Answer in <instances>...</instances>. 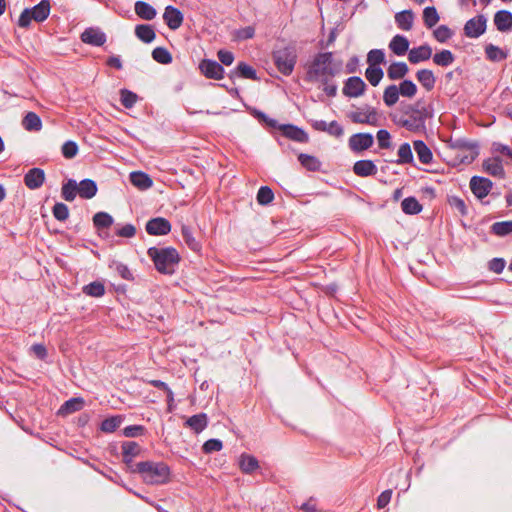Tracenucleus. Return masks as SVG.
<instances>
[{"label":"nucleus","instance_id":"f257e3e1","mask_svg":"<svg viewBox=\"0 0 512 512\" xmlns=\"http://www.w3.org/2000/svg\"><path fill=\"white\" fill-rule=\"evenodd\" d=\"M433 117V107L423 100L414 103L401 104L399 113L394 115V123L412 133L426 130V121Z\"/></svg>","mask_w":512,"mask_h":512},{"label":"nucleus","instance_id":"f03ea898","mask_svg":"<svg viewBox=\"0 0 512 512\" xmlns=\"http://www.w3.org/2000/svg\"><path fill=\"white\" fill-rule=\"evenodd\" d=\"M343 68V62L336 60L332 52L317 53L309 64L305 80L309 82H330Z\"/></svg>","mask_w":512,"mask_h":512},{"label":"nucleus","instance_id":"7ed1b4c3","mask_svg":"<svg viewBox=\"0 0 512 512\" xmlns=\"http://www.w3.org/2000/svg\"><path fill=\"white\" fill-rule=\"evenodd\" d=\"M148 257L152 260L155 269L165 275H172L181 260L180 254L174 247L152 246L147 250Z\"/></svg>","mask_w":512,"mask_h":512},{"label":"nucleus","instance_id":"20e7f679","mask_svg":"<svg viewBox=\"0 0 512 512\" xmlns=\"http://www.w3.org/2000/svg\"><path fill=\"white\" fill-rule=\"evenodd\" d=\"M135 470L143 480L152 485L166 484L170 480V467L164 462L143 461L136 463Z\"/></svg>","mask_w":512,"mask_h":512},{"label":"nucleus","instance_id":"39448f33","mask_svg":"<svg viewBox=\"0 0 512 512\" xmlns=\"http://www.w3.org/2000/svg\"><path fill=\"white\" fill-rule=\"evenodd\" d=\"M273 62L280 73L285 76L292 74L297 62V52L294 46H286L272 53Z\"/></svg>","mask_w":512,"mask_h":512},{"label":"nucleus","instance_id":"423d86ee","mask_svg":"<svg viewBox=\"0 0 512 512\" xmlns=\"http://www.w3.org/2000/svg\"><path fill=\"white\" fill-rule=\"evenodd\" d=\"M348 117L353 123L356 124L378 126L377 110L369 105H365L363 109L350 112Z\"/></svg>","mask_w":512,"mask_h":512},{"label":"nucleus","instance_id":"0eeeda50","mask_svg":"<svg viewBox=\"0 0 512 512\" xmlns=\"http://www.w3.org/2000/svg\"><path fill=\"white\" fill-rule=\"evenodd\" d=\"M366 83L359 76H351L344 81L342 93L348 98H358L365 93Z\"/></svg>","mask_w":512,"mask_h":512},{"label":"nucleus","instance_id":"6e6552de","mask_svg":"<svg viewBox=\"0 0 512 512\" xmlns=\"http://www.w3.org/2000/svg\"><path fill=\"white\" fill-rule=\"evenodd\" d=\"M487 19L484 15H477L469 19L464 25V34L468 38H478L485 33Z\"/></svg>","mask_w":512,"mask_h":512},{"label":"nucleus","instance_id":"1a4fd4ad","mask_svg":"<svg viewBox=\"0 0 512 512\" xmlns=\"http://www.w3.org/2000/svg\"><path fill=\"white\" fill-rule=\"evenodd\" d=\"M171 229L170 221L164 217L151 218L145 225L146 232L151 236L167 235L171 232Z\"/></svg>","mask_w":512,"mask_h":512},{"label":"nucleus","instance_id":"9d476101","mask_svg":"<svg viewBox=\"0 0 512 512\" xmlns=\"http://www.w3.org/2000/svg\"><path fill=\"white\" fill-rule=\"evenodd\" d=\"M201 73L209 79L220 80L224 75V66L219 62L211 59H203L199 63Z\"/></svg>","mask_w":512,"mask_h":512},{"label":"nucleus","instance_id":"9b49d317","mask_svg":"<svg viewBox=\"0 0 512 512\" xmlns=\"http://www.w3.org/2000/svg\"><path fill=\"white\" fill-rule=\"evenodd\" d=\"M80 39L85 44L101 47L105 44L107 36L99 27H88L82 32Z\"/></svg>","mask_w":512,"mask_h":512},{"label":"nucleus","instance_id":"f8f14e48","mask_svg":"<svg viewBox=\"0 0 512 512\" xmlns=\"http://www.w3.org/2000/svg\"><path fill=\"white\" fill-rule=\"evenodd\" d=\"M492 187V181L486 177L473 176L470 180V189L478 199L485 198L490 193Z\"/></svg>","mask_w":512,"mask_h":512},{"label":"nucleus","instance_id":"ddd939ff","mask_svg":"<svg viewBox=\"0 0 512 512\" xmlns=\"http://www.w3.org/2000/svg\"><path fill=\"white\" fill-rule=\"evenodd\" d=\"M374 137L370 133H356L353 134L348 141L349 148L353 152H362L372 147Z\"/></svg>","mask_w":512,"mask_h":512},{"label":"nucleus","instance_id":"4468645a","mask_svg":"<svg viewBox=\"0 0 512 512\" xmlns=\"http://www.w3.org/2000/svg\"><path fill=\"white\" fill-rule=\"evenodd\" d=\"M279 130L282 132V135L290 140L299 142V143H307L309 141L308 134L300 127L293 124H282L279 126Z\"/></svg>","mask_w":512,"mask_h":512},{"label":"nucleus","instance_id":"2eb2a0df","mask_svg":"<svg viewBox=\"0 0 512 512\" xmlns=\"http://www.w3.org/2000/svg\"><path fill=\"white\" fill-rule=\"evenodd\" d=\"M163 20L171 30H176L182 25L184 16L178 8L168 5L164 10Z\"/></svg>","mask_w":512,"mask_h":512},{"label":"nucleus","instance_id":"dca6fc26","mask_svg":"<svg viewBox=\"0 0 512 512\" xmlns=\"http://www.w3.org/2000/svg\"><path fill=\"white\" fill-rule=\"evenodd\" d=\"M45 181V172L41 168H31L24 175V184L31 190L40 188Z\"/></svg>","mask_w":512,"mask_h":512},{"label":"nucleus","instance_id":"f3484780","mask_svg":"<svg viewBox=\"0 0 512 512\" xmlns=\"http://www.w3.org/2000/svg\"><path fill=\"white\" fill-rule=\"evenodd\" d=\"M432 56V49L429 45L424 44L419 47H414L408 52V60L412 64L429 60Z\"/></svg>","mask_w":512,"mask_h":512},{"label":"nucleus","instance_id":"a211bd4d","mask_svg":"<svg viewBox=\"0 0 512 512\" xmlns=\"http://www.w3.org/2000/svg\"><path fill=\"white\" fill-rule=\"evenodd\" d=\"M353 172L359 177H368L377 174V167L372 160H358L353 165Z\"/></svg>","mask_w":512,"mask_h":512},{"label":"nucleus","instance_id":"6ab92c4d","mask_svg":"<svg viewBox=\"0 0 512 512\" xmlns=\"http://www.w3.org/2000/svg\"><path fill=\"white\" fill-rule=\"evenodd\" d=\"M236 77H242L250 80H257L256 70L245 62H239L235 69L229 73L230 80H234Z\"/></svg>","mask_w":512,"mask_h":512},{"label":"nucleus","instance_id":"aec40b11","mask_svg":"<svg viewBox=\"0 0 512 512\" xmlns=\"http://www.w3.org/2000/svg\"><path fill=\"white\" fill-rule=\"evenodd\" d=\"M494 24L500 32L512 30V13L508 10H499L494 15Z\"/></svg>","mask_w":512,"mask_h":512},{"label":"nucleus","instance_id":"412c9836","mask_svg":"<svg viewBox=\"0 0 512 512\" xmlns=\"http://www.w3.org/2000/svg\"><path fill=\"white\" fill-rule=\"evenodd\" d=\"M394 18L399 29L403 31H410L413 28L415 15L411 9L397 12Z\"/></svg>","mask_w":512,"mask_h":512},{"label":"nucleus","instance_id":"4be33fe9","mask_svg":"<svg viewBox=\"0 0 512 512\" xmlns=\"http://www.w3.org/2000/svg\"><path fill=\"white\" fill-rule=\"evenodd\" d=\"M181 235L184 243L187 247L193 252L199 253L202 249V244L200 239L196 238L193 234L192 228L188 225H182L181 227Z\"/></svg>","mask_w":512,"mask_h":512},{"label":"nucleus","instance_id":"5701e85b","mask_svg":"<svg viewBox=\"0 0 512 512\" xmlns=\"http://www.w3.org/2000/svg\"><path fill=\"white\" fill-rule=\"evenodd\" d=\"M451 147L459 151H467L470 155V161H473L479 154L478 144L465 138H458L451 142Z\"/></svg>","mask_w":512,"mask_h":512},{"label":"nucleus","instance_id":"b1692460","mask_svg":"<svg viewBox=\"0 0 512 512\" xmlns=\"http://www.w3.org/2000/svg\"><path fill=\"white\" fill-rule=\"evenodd\" d=\"M85 405L82 397H73L65 401L58 410V415L67 416L74 412L80 411Z\"/></svg>","mask_w":512,"mask_h":512},{"label":"nucleus","instance_id":"393cba45","mask_svg":"<svg viewBox=\"0 0 512 512\" xmlns=\"http://www.w3.org/2000/svg\"><path fill=\"white\" fill-rule=\"evenodd\" d=\"M130 182L140 190H147L153 185L151 177L143 171H133L129 175Z\"/></svg>","mask_w":512,"mask_h":512},{"label":"nucleus","instance_id":"a878e982","mask_svg":"<svg viewBox=\"0 0 512 512\" xmlns=\"http://www.w3.org/2000/svg\"><path fill=\"white\" fill-rule=\"evenodd\" d=\"M78 195L82 199H91L98 192L97 183L89 178H85L78 183Z\"/></svg>","mask_w":512,"mask_h":512},{"label":"nucleus","instance_id":"bb28decb","mask_svg":"<svg viewBox=\"0 0 512 512\" xmlns=\"http://www.w3.org/2000/svg\"><path fill=\"white\" fill-rule=\"evenodd\" d=\"M413 148L422 164L428 165L432 163V151L423 140H415L413 142Z\"/></svg>","mask_w":512,"mask_h":512},{"label":"nucleus","instance_id":"cd10ccee","mask_svg":"<svg viewBox=\"0 0 512 512\" xmlns=\"http://www.w3.org/2000/svg\"><path fill=\"white\" fill-rule=\"evenodd\" d=\"M483 168L488 174L494 177L504 178L505 176V170L499 157H493L485 160L483 162Z\"/></svg>","mask_w":512,"mask_h":512},{"label":"nucleus","instance_id":"c85d7f7f","mask_svg":"<svg viewBox=\"0 0 512 512\" xmlns=\"http://www.w3.org/2000/svg\"><path fill=\"white\" fill-rule=\"evenodd\" d=\"M409 40L400 34L395 35L390 43L389 49L397 56H403L409 50Z\"/></svg>","mask_w":512,"mask_h":512},{"label":"nucleus","instance_id":"c756f323","mask_svg":"<svg viewBox=\"0 0 512 512\" xmlns=\"http://www.w3.org/2000/svg\"><path fill=\"white\" fill-rule=\"evenodd\" d=\"M29 9L31 10V14L32 17H34L35 22H43L48 18L50 14V0H41L37 5Z\"/></svg>","mask_w":512,"mask_h":512},{"label":"nucleus","instance_id":"7c9ffc66","mask_svg":"<svg viewBox=\"0 0 512 512\" xmlns=\"http://www.w3.org/2000/svg\"><path fill=\"white\" fill-rule=\"evenodd\" d=\"M134 9L136 15L143 20H153L157 15L156 9L145 1H137L135 3Z\"/></svg>","mask_w":512,"mask_h":512},{"label":"nucleus","instance_id":"2f4dec72","mask_svg":"<svg viewBox=\"0 0 512 512\" xmlns=\"http://www.w3.org/2000/svg\"><path fill=\"white\" fill-rule=\"evenodd\" d=\"M185 425L198 434L202 432L208 425L207 414L198 413L192 415L186 420Z\"/></svg>","mask_w":512,"mask_h":512},{"label":"nucleus","instance_id":"473e14b6","mask_svg":"<svg viewBox=\"0 0 512 512\" xmlns=\"http://www.w3.org/2000/svg\"><path fill=\"white\" fill-rule=\"evenodd\" d=\"M241 471L245 474H252L259 468V462L256 457L250 454L242 453L238 460Z\"/></svg>","mask_w":512,"mask_h":512},{"label":"nucleus","instance_id":"72a5a7b5","mask_svg":"<svg viewBox=\"0 0 512 512\" xmlns=\"http://www.w3.org/2000/svg\"><path fill=\"white\" fill-rule=\"evenodd\" d=\"M135 35L142 42L149 44L156 38V33L150 24H138L135 26Z\"/></svg>","mask_w":512,"mask_h":512},{"label":"nucleus","instance_id":"f704fd0d","mask_svg":"<svg viewBox=\"0 0 512 512\" xmlns=\"http://www.w3.org/2000/svg\"><path fill=\"white\" fill-rule=\"evenodd\" d=\"M408 72L409 67L405 62H393L387 68V76L390 80L402 79Z\"/></svg>","mask_w":512,"mask_h":512},{"label":"nucleus","instance_id":"c9c22d12","mask_svg":"<svg viewBox=\"0 0 512 512\" xmlns=\"http://www.w3.org/2000/svg\"><path fill=\"white\" fill-rule=\"evenodd\" d=\"M92 221L96 230H105L114 224V218L104 211L94 214Z\"/></svg>","mask_w":512,"mask_h":512},{"label":"nucleus","instance_id":"e433bc0d","mask_svg":"<svg viewBox=\"0 0 512 512\" xmlns=\"http://www.w3.org/2000/svg\"><path fill=\"white\" fill-rule=\"evenodd\" d=\"M416 78L427 91H431L435 87L436 78L432 70H418L416 72Z\"/></svg>","mask_w":512,"mask_h":512},{"label":"nucleus","instance_id":"4c0bfd02","mask_svg":"<svg viewBox=\"0 0 512 512\" xmlns=\"http://www.w3.org/2000/svg\"><path fill=\"white\" fill-rule=\"evenodd\" d=\"M78 183L75 179H68L63 183L61 188V196L65 201L72 202L78 195Z\"/></svg>","mask_w":512,"mask_h":512},{"label":"nucleus","instance_id":"58836bf2","mask_svg":"<svg viewBox=\"0 0 512 512\" xmlns=\"http://www.w3.org/2000/svg\"><path fill=\"white\" fill-rule=\"evenodd\" d=\"M298 161L305 169L311 172H317L321 168L320 160L312 155L300 153L298 155Z\"/></svg>","mask_w":512,"mask_h":512},{"label":"nucleus","instance_id":"ea45409f","mask_svg":"<svg viewBox=\"0 0 512 512\" xmlns=\"http://www.w3.org/2000/svg\"><path fill=\"white\" fill-rule=\"evenodd\" d=\"M486 58L492 62H500L508 57V52L504 51L500 47L488 44L485 46Z\"/></svg>","mask_w":512,"mask_h":512},{"label":"nucleus","instance_id":"a19ab883","mask_svg":"<svg viewBox=\"0 0 512 512\" xmlns=\"http://www.w3.org/2000/svg\"><path fill=\"white\" fill-rule=\"evenodd\" d=\"M123 421L124 417L122 415L110 416L101 422L100 429L105 433H113Z\"/></svg>","mask_w":512,"mask_h":512},{"label":"nucleus","instance_id":"79ce46f5","mask_svg":"<svg viewBox=\"0 0 512 512\" xmlns=\"http://www.w3.org/2000/svg\"><path fill=\"white\" fill-rule=\"evenodd\" d=\"M402 211L408 215L419 214L423 207L415 197H407L401 203Z\"/></svg>","mask_w":512,"mask_h":512},{"label":"nucleus","instance_id":"37998d69","mask_svg":"<svg viewBox=\"0 0 512 512\" xmlns=\"http://www.w3.org/2000/svg\"><path fill=\"white\" fill-rule=\"evenodd\" d=\"M27 131H39L42 128L41 118L34 112H28L22 121Z\"/></svg>","mask_w":512,"mask_h":512},{"label":"nucleus","instance_id":"c03bdc74","mask_svg":"<svg viewBox=\"0 0 512 512\" xmlns=\"http://www.w3.org/2000/svg\"><path fill=\"white\" fill-rule=\"evenodd\" d=\"M414 161L413 153L409 143L405 142L399 146L398 159L395 161L398 165L412 164Z\"/></svg>","mask_w":512,"mask_h":512},{"label":"nucleus","instance_id":"a18cd8bd","mask_svg":"<svg viewBox=\"0 0 512 512\" xmlns=\"http://www.w3.org/2000/svg\"><path fill=\"white\" fill-rule=\"evenodd\" d=\"M399 96L400 93L397 85L391 84L383 92V101L387 107H392L398 102Z\"/></svg>","mask_w":512,"mask_h":512},{"label":"nucleus","instance_id":"49530a36","mask_svg":"<svg viewBox=\"0 0 512 512\" xmlns=\"http://www.w3.org/2000/svg\"><path fill=\"white\" fill-rule=\"evenodd\" d=\"M490 231L499 237L507 236L512 233V220L495 222L491 225Z\"/></svg>","mask_w":512,"mask_h":512},{"label":"nucleus","instance_id":"de8ad7c7","mask_svg":"<svg viewBox=\"0 0 512 512\" xmlns=\"http://www.w3.org/2000/svg\"><path fill=\"white\" fill-rule=\"evenodd\" d=\"M455 60L454 54L447 49H444L433 55V62L441 67H447L451 65Z\"/></svg>","mask_w":512,"mask_h":512},{"label":"nucleus","instance_id":"09e8293b","mask_svg":"<svg viewBox=\"0 0 512 512\" xmlns=\"http://www.w3.org/2000/svg\"><path fill=\"white\" fill-rule=\"evenodd\" d=\"M439 14L434 6H427L423 10V22L427 28L434 27L439 22Z\"/></svg>","mask_w":512,"mask_h":512},{"label":"nucleus","instance_id":"8fccbe9b","mask_svg":"<svg viewBox=\"0 0 512 512\" xmlns=\"http://www.w3.org/2000/svg\"><path fill=\"white\" fill-rule=\"evenodd\" d=\"M384 76V71L381 67H370L365 71V77L367 81L374 87H376Z\"/></svg>","mask_w":512,"mask_h":512},{"label":"nucleus","instance_id":"3c124183","mask_svg":"<svg viewBox=\"0 0 512 512\" xmlns=\"http://www.w3.org/2000/svg\"><path fill=\"white\" fill-rule=\"evenodd\" d=\"M152 58L160 64H170L173 60L171 53L164 47H156L152 51Z\"/></svg>","mask_w":512,"mask_h":512},{"label":"nucleus","instance_id":"603ef678","mask_svg":"<svg viewBox=\"0 0 512 512\" xmlns=\"http://www.w3.org/2000/svg\"><path fill=\"white\" fill-rule=\"evenodd\" d=\"M83 293L91 297H101L105 294L104 284L99 281L91 282L83 287Z\"/></svg>","mask_w":512,"mask_h":512},{"label":"nucleus","instance_id":"864d4df0","mask_svg":"<svg viewBox=\"0 0 512 512\" xmlns=\"http://www.w3.org/2000/svg\"><path fill=\"white\" fill-rule=\"evenodd\" d=\"M398 87L399 93L403 97L412 98L417 93L416 84L409 79L403 80Z\"/></svg>","mask_w":512,"mask_h":512},{"label":"nucleus","instance_id":"5fc2aeb1","mask_svg":"<svg viewBox=\"0 0 512 512\" xmlns=\"http://www.w3.org/2000/svg\"><path fill=\"white\" fill-rule=\"evenodd\" d=\"M385 62V53L382 49H372L367 54V63L370 67H380Z\"/></svg>","mask_w":512,"mask_h":512},{"label":"nucleus","instance_id":"6e6d98bb","mask_svg":"<svg viewBox=\"0 0 512 512\" xmlns=\"http://www.w3.org/2000/svg\"><path fill=\"white\" fill-rule=\"evenodd\" d=\"M138 100V95L126 88L120 90V102L121 104L127 108H132Z\"/></svg>","mask_w":512,"mask_h":512},{"label":"nucleus","instance_id":"4d7b16f0","mask_svg":"<svg viewBox=\"0 0 512 512\" xmlns=\"http://www.w3.org/2000/svg\"><path fill=\"white\" fill-rule=\"evenodd\" d=\"M256 199L260 205H268L273 201L274 193L270 187L261 186L257 192Z\"/></svg>","mask_w":512,"mask_h":512},{"label":"nucleus","instance_id":"13d9d810","mask_svg":"<svg viewBox=\"0 0 512 512\" xmlns=\"http://www.w3.org/2000/svg\"><path fill=\"white\" fill-rule=\"evenodd\" d=\"M141 447L135 441H125L122 444V456L134 458L140 454Z\"/></svg>","mask_w":512,"mask_h":512},{"label":"nucleus","instance_id":"bf43d9fd","mask_svg":"<svg viewBox=\"0 0 512 512\" xmlns=\"http://www.w3.org/2000/svg\"><path fill=\"white\" fill-rule=\"evenodd\" d=\"M110 268H113L121 278L128 281L134 280L133 273L126 264L119 261H113Z\"/></svg>","mask_w":512,"mask_h":512},{"label":"nucleus","instance_id":"052dcab7","mask_svg":"<svg viewBox=\"0 0 512 512\" xmlns=\"http://www.w3.org/2000/svg\"><path fill=\"white\" fill-rule=\"evenodd\" d=\"M255 34V29L253 26H246L240 29H236L232 32L233 40L235 41H243L247 39L253 38Z\"/></svg>","mask_w":512,"mask_h":512},{"label":"nucleus","instance_id":"680f3d73","mask_svg":"<svg viewBox=\"0 0 512 512\" xmlns=\"http://www.w3.org/2000/svg\"><path fill=\"white\" fill-rule=\"evenodd\" d=\"M78 151L79 147L73 140L66 141L61 147V153L66 159L74 158L78 154Z\"/></svg>","mask_w":512,"mask_h":512},{"label":"nucleus","instance_id":"e2e57ef3","mask_svg":"<svg viewBox=\"0 0 512 512\" xmlns=\"http://www.w3.org/2000/svg\"><path fill=\"white\" fill-rule=\"evenodd\" d=\"M52 214L58 221H65L69 217L68 206L62 202H57L52 208Z\"/></svg>","mask_w":512,"mask_h":512},{"label":"nucleus","instance_id":"0e129e2a","mask_svg":"<svg viewBox=\"0 0 512 512\" xmlns=\"http://www.w3.org/2000/svg\"><path fill=\"white\" fill-rule=\"evenodd\" d=\"M433 35L438 42L445 43L453 36V32L448 26L440 25L434 30Z\"/></svg>","mask_w":512,"mask_h":512},{"label":"nucleus","instance_id":"69168bd1","mask_svg":"<svg viewBox=\"0 0 512 512\" xmlns=\"http://www.w3.org/2000/svg\"><path fill=\"white\" fill-rule=\"evenodd\" d=\"M448 204L451 206V208L456 209L461 216L467 215V206L462 198L458 196H449Z\"/></svg>","mask_w":512,"mask_h":512},{"label":"nucleus","instance_id":"338daca9","mask_svg":"<svg viewBox=\"0 0 512 512\" xmlns=\"http://www.w3.org/2000/svg\"><path fill=\"white\" fill-rule=\"evenodd\" d=\"M378 146L380 149H389L391 148V135L388 130L380 129L376 134Z\"/></svg>","mask_w":512,"mask_h":512},{"label":"nucleus","instance_id":"774afa93","mask_svg":"<svg viewBox=\"0 0 512 512\" xmlns=\"http://www.w3.org/2000/svg\"><path fill=\"white\" fill-rule=\"evenodd\" d=\"M223 448V442L220 439L212 438L204 442L202 450L205 454L220 451Z\"/></svg>","mask_w":512,"mask_h":512}]
</instances>
